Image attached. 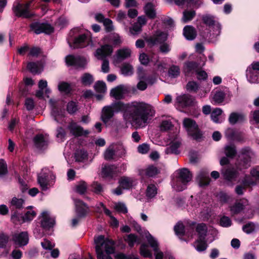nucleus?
<instances>
[{
	"label": "nucleus",
	"mask_w": 259,
	"mask_h": 259,
	"mask_svg": "<svg viewBox=\"0 0 259 259\" xmlns=\"http://www.w3.org/2000/svg\"><path fill=\"white\" fill-rule=\"evenodd\" d=\"M223 112L221 108L214 109L211 113V118L212 120L215 123H221L222 120H220V116Z\"/></svg>",
	"instance_id": "41"
},
{
	"label": "nucleus",
	"mask_w": 259,
	"mask_h": 259,
	"mask_svg": "<svg viewBox=\"0 0 259 259\" xmlns=\"http://www.w3.org/2000/svg\"><path fill=\"white\" fill-rule=\"evenodd\" d=\"M67 41L70 48L73 49L94 47L91 33L89 31L79 32L78 29L70 31Z\"/></svg>",
	"instance_id": "2"
},
{
	"label": "nucleus",
	"mask_w": 259,
	"mask_h": 259,
	"mask_svg": "<svg viewBox=\"0 0 259 259\" xmlns=\"http://www.w3.org/2000/svg\"><path fill=\"white\" fill-rule=\"evenodd\" d=\"M195 15V12L193 10L185 11L183 12V16L182 18V21L184 23H187L191 21Z\"/></svg>",
	"instance_id": "45"
},
{
	"label": "nucleus",
	"mask_w": 259,
	"mask_h": 259,
	"mask_svg": "<svg viewBox=\"0 0 259 259\" xmlns=\"http://www.w3.org/2000/svg\"><path fill=\"white\" fill-rule=\"evenodd\" d=\"M30 27L32 30L36 34H40L43 32L46 34H50L54 30L50 25L46 23L34 22L31 24Z\"/></svg>",
	"instance_id": "19"
},
{
	"label": "nucleus",
	"mask_w": 259,
	"mask_h": 259,
	"mask_svg": "<svg viewBox=\"0 0 259 259\" xmlns=\"http://www.w3.org/2000/svg\"><path fill=\"white\" fill-rule=\"evenodd\" d=\"M120 186L123 189H130L137 184L135 179L131 177H123L119 181Z\"/></svg>",
	"instance_id": "27"
},
{
	"label": "nucleus",
	"mask_w": 259,
	"mask_h": 259,
	"mask_svg": "<svg viewBox=\"0 0 259 259\" xmlns=\"http://www.w3.org/2000/svg\"><path fill=\"white\" fill-rule=\"evenodd\" d=\"M253 153L248 148H243L239 154V161L236 164V168L242 170L249 167Z\"/></svg>",
	"instance_id": "10"
},
{
	"label": "nucleus",
	"mask_w": 259,
	"mask_h": 259,
	"mask_svg": "<svg viewBox=\"0 0 259 259\" xmlns=\"http://www.w3.org/2000/svg\"><path fill=\"white\" fill-rule=\"evenodd\" d=\"M67 128L70 133L75 137L86 136L89 134L88 130H84L83 128L77 123L71 121L68 125Z\"/></svg>",
	"instance_id": "20"
},
{
	"label": "nucleus",
	"mask_w": 259,
	"mask_h": 259,
	"mask_svg": "<svg viewBox=\"0 0 259 259\" xmlns=\"http://www.w3.org/2000/svg\"><path fill=\"white\" fill-rule=\"evenodd\" d=\"M157 189L154 184H150L148 186L146 192V196L149 198H152L157 194Z\"/></svg>",
	"instance_id": "43"
},
{
	"label": "nucleus",
	"mask_w": 259,
	"mask_h": 259,
	"mask_svg": "<svg viewBox=\"0 0 259 259\" xmlns=\"http://www.w3.org/2000/svg\"><path fill=\"white\" fill-rule=\"evenodd\" d=\"M119 171L117 167L114 165H104L102 167L101 174L105 178H113Z\"/></svg>",
	"instance_id": "25"
},
{
	"label": "nucleus",
	"mask_w": 259,
	"mask_h": 259,
	"mask_svg": "<svg viewBox=\"0 0 259 259\" xmlns=\"http://www.w3.org/2000/svg\"><path fill=\"white\" fill-rule=\"evenodd\" d=\"M35 215L36 213L34 210L32 209L27 210L22 217L23 222H29L32 220Z\"/></svg>",
	"instance_id": "57"
},
{
	"label": "nucleus",
	"mask_w": 259,
	"mask_h": 259,
	"mask_svg": "<svg viewBox=\"0 0 259 259\" xmlns=\"http://www.w3.org/2000/svg\"><path fill=\"white\" fill-rule=\"evenodd\" d=\"M78 109L77 103L74 101L69 102L67 106V110L70 114L75 113Z\"/></svg>",
	"instance_id": "61"
},
{
	"label": "nucleus",
	"mask_w": 259,
	"mask_h": 259,
	"mask_svg": "<svg viewBox=\"0 0 259 259\" xmlns=\"http://www.w3.org/2000/svg\"><path fill=\"white\" fill-rule=\"evenodd\" d=\"M65 62L67 66H74L76 67H84L88 62L83 57L71 55L66 57Z\"/></svg>",
	"instance_id": "16"
},
{
	"label": "nucleus",
	"mask_w": 259,
	"mask_h": 259,
	"mask_svg": "<svg viewBox=\"0 0 259 259\" xmlns=\"http://www.w3.org/2000/svg\"><path fill=\"white\" fill-rule=\"evenodd\" d=\"M27 69L32 73H40L43 70L41 62H30L27 65Z\"/></svg>",
	"instance_id": "32"
},
{
	"label": "nucleus",
	"mask_w": 259,
	"mask_h": 259,
	"mask_svg": "<svg viewBox=\"0 0 259 259\" xmlns=\"http://www.w3.org/2000/svg\"><path fill=\"white\" fill-rule=\"evenodd\" d=\"M196 180L200 186L208 185L210 182L208 172L204 169L200 170L197 175Z\"/></svg>",
	"instance_id": "28"
},
{
	"label": "nucleus",
	"mask_w": 259,
	"mask_h": 259,
	"mask_svg": "<svg viewBox=\"0 0 259 259\" xmlns=\"http://www.w3.org/2000/svg\"><path fill=\"white\" fill-rule=\"evenodd\" d=\"M242 230L245 233L250 234L259 230V225L252 222H248L243 226Z\"/></svg>",
	"instance_id": "35"
},
{
	"label": "nucleus",
	"mask_w": 259,
	"mask_h": 259,
	"mask_svg": "<svg viewBox=\"0 0 259 259\" xmlns=\"http://www.w3.org/2000/svg\"><path fill=\"white\" fill-rule=\"evenodd\" d=\"M41 226L46 230L54 227L55 224V218L51 217L48 211H43L39 216Z\"/></svg>",
	"instance_id": "17"
},
{
	"label": "nucleus",
	"mask_w": 259,
	"mask_h": 259,
	"mask_svg": "<svg viewBox=\"0 0 259 259\" xmlns=\"http://www.w3.org/2000/svg\"><path fill=\"white\" fill-rule=\"evenodd\" d=\"M24 200L21 198H17L14 197L11 201V205L15 207L16 208H21L24 204Z\"/></svg>",
	"instance_id": "56"
},
{
	"label": "nucleus",
	"mask_w": 259,
	"mask_h": 259,
	"mask_svg": "<svg viewBox=\"0 0 259 259\" xmlns=\"http://www.w3.org/2000/svg\"><path fill=\"white\" fill-rule=\"evenodd\" d=\"M159 172V169L153 165H149L145 169V175L150 177H154Z\"/></svg>",
	"instance_id": "46"
},
{
	"label": "nucleus",
	"mask_w": 259,
	"mask_h": 259,
	"mask_svg": "<svg viewBox=\"0 0 259 259\" xmlns=\"http://www.w3.org/2000/svg\"><path fill=\"white\" fill-rule=\"evenodd\" d=\"M183 34L187 39L193 40L196 36V32L194 27L188 25L184 27Z\"/></svg>",
	"instance_id": "33"
},
{
	"label": "nucleus",
	"mask_w": 259,
	"mask_h": 259,
	"mask_svg": "<svg viewBox=\"0 0 259 259\" xmlns=\"http://www.w3.org/2000/svg\"><path fill=\"white\" fill-rule=\"evenodd\" d=\"M93 76L89 73H84L81 77V81L84 85H90L94 81Z\"/></svg>",
	"instance_id": "48"
},
{
	"label": "nucleus",
	"mask_w": 259,
	"mask_h": 259,
	"mask_svg": "<svg viewBox=\"0 0 259 259\" xmlns=\"http://www.w3.org/2000/svg\"><path fill=\"white\" fill-rule=\"evenodd\" d=\"M124 240L131 247L133 246L135 244H140L141 242L140 238L133 234L125 236Z\"/></svg>",
	"instance_id": "37"
},
{
	"label": "nucleus",
	"mask_w": 259,
	"mask_h": 259,
	"mask_svg": "<svg viewBox=\"0 0 259 259\" xmlns=\"http://www.w3.org/2000/svg\"><path fill=\"white\" fill-rule=\"evenodd\" d=\"M155 5L152 2L148 3L144 7V12L150 18H154L156 16Z\"/></svg>",
	"instance_id": "34"
},
{
	"label": "nucleus",
	"mask_w": 259,
	"mask_h": 259,
	"mask_svg": "<svg viewBox=\"0 0 259 259\" xmlns=\"http://www.w3.org/2000/svg\"><path fill=\"white\" fill-rule=\"evenodd\" d=\"M256 180L251 176H246L242 180V184L247 187L255 186L256 184Z\"/></svg>",
	"instance_id": "44"
},
{
	"label": "nucleus",
	"mask_w": 259,
	"mask_h": 259,
	"mask_svg": "<svg viewBox=\"0 0 259 259\" xmlns=\"http://www.w3.org/2000/svg\"><path fill=\"white\" fill-rule=\"evenodd\" d=\"M121 71L122 74L125 76H130L133 74L134 69L132 65L129 64H124L121 68Z\"/></svg>",
	"instance_id": "49"
},
{
	"label": "nucleus",
	"mask_w": 259,
	"mask_h": 259,
	"mask_svg": "<svg viewBox=\"0 0 259 259\" xmlns=\"http://www.w3.org/2000/svg\"><path fill=\"white\" fill-rule=\"evenodd\" d=\"M30 3L25 4L17 3L13 7V11L15 15L18 17L29 18L31 16L29 12Z\"/></svg>",
	"instance_id": "15"
},
{
	"label": "nucleus",
	"mask_w": 259,
	"mask_h": 259,
	"mask_svg": "<svg viewBox=\"0 0 259 259\" xmlns=\"http://www.w3.org/2000/svg\"><path fill=\"white\" fill-rule=\"evenodd\" d=\"M113 52L112 47L108 45H103L100 48L98 49L94 53L95 56L99 60H103L101 70L104 73L109 71V61L106 57L110 56Z\"/></svg>",
	"instance_id": "7"
},
{
	"label": "nucleus",
	"mask_w": 259,
	"mask_h": 259,
	"mask_svg": "<svg viewBox=\"0 0 259 259\" xmlns=\"http://www.w3.org/2000/svg\"><path fill=\"white\" fill-rule=\"evenodd\" d=\"M207 227L204 224L197 225L196 231L198 234V239L194 242V246L199 252L204 251L207 247L206 242H211L214 238L212 236V233L210 231L207 233Z\"/></svg>",
	"instance_id": "4"
},
{
	"label": "nucleus",
	"mask_w": 259,
	"mask_h": 259,
	"mask_svg": "<svg viewBox=\"0 0 259 259\" xmlns=\"http://www.w3.org/2000/svg\"><path fill=\"white\" fill-rule=\"evenodd\" d=\"M33 142L36 148L39 150H44L48 146L49 140L48 137L39 134L34 137Z\"/></svg>",
	"instance_id": "24"
},
{
	"label": "nucleus",
	"mask_w": 259,
	"mask_h": 259,
	"mask_svg": "<svg viewBox=\"0 0 259 259\" xmlns=\"http://www.w3.org/2000/svg\"><path fill=\"white\" fill-rule=\"evenodd\" d=\"M115 144H112L105 151L104 158L106 160H111L115 154L114 146Z\"/></svg>",
	"instance_id": "50"
},
{
	"label": "nucleus",
	"mask_w": 259,
	"mask_h": 259,
	"mask_svg": "<svg viewBox=\"0 0 259 259\" xmlns=\"http://www.w3.org/2000/svg\"><path fill=\"white\" fill-rule=\"evenodd\" d=\"M175 178L172 181V187L177 191L186 189L188 183L191 181L192 176L187 168L177 170L175 173Z\"/></svg>",
	"instance_id": "5"
},
{
	"label": "nucleus",
	"mask_w": 259,
	"mask_h": 259,
	"mask_svg": "<svg viewBox=\"0 0 259 259\" xmlns=\"http://www.w3.org/2000/svg\"><path fill=\"white\" fill-rule=\"evenodd\" d=\"M41 245L44 249L49 250H52L55 246V244L53 242L46 239H45L44 241L41 242Z\"/></svg>",
	"instance_id": "62"
},
{
	"label": "nucleus",
	"mask_w": 259,
	"mask_h": 259,
	"mask_svg": "<svg viewBox=\"0 0 259 259\" xmlns=\"http://www.w3.org/2000/svg\"><path fill=\"white\" fill-rule=\"evenodd\" d=\"M22 256V251L18 249H15L12 251L9 259H20Z\"/></svg>",
	"instance_id": "64"
},
{
	"label": "nucleus",
	"mask_w": 259,
	"mask_h": 259,
	"mask_svg": "<svg viewBox=\"0 0 259 259\" xmlns=\"http://www.w3.org/2000/svg\"><path fill=\"white\" fill-rule=\"evenodd\" d=\"M246 75L250 83H259V62H254L248 67Z\"/></svg>",
	"instance_id": "12"
},
{
	"label": "nucleus",
	"mask_w": 259,
	"mask_h": 259,
	"mask_svg": "<svg viewBox=\"0 0 259 259\" xmlns=\"http://www.w3.org/2000/svg\"><path fill=\"white\" fill-rule=\"evenodd\" d=\"M183 124L189 136L196 140L201 139L202 134L194 120L189 118H184Z\"/></svg>",
	"instance_id": "9"
},
{
	"label": "nucleus",
	"mask_w": 259,
	"mask_h": 259,
	"mask_svg": "<svg viewBox=\"0 0 259 259\" xmlns=\"http://www.w3.org/2000/svg\"><path fill=\"white\" fill-rule=\"evenodd\" d=\"M225 98V94L223 92L217 91L212 97V103L214 104H220L223 102Z\"/></svg>",
	"instance_id": "42"
},
{
	"label": "nucleus",
	"mask_w": 259,
	"mask_h": 259,
	"mask_svg": "<svg viewBox=\"0 0 259 259\" xmlns=\"http://www.w3.org/2000/svg\"><path fill=\"white\" fill-rule=\"evenodd\" d=\"M244 209V205L240 202L236 203L231 207L230 211L233 214L240 213Z\"/></svg>",
	"instance_id": "59"
},
{
	"label": "nucleus",
	"mask_w": 259,
	"mask_h": 259,
	"mask_svg": "<svg viewBox=\"0 0 259 259\" xmlns=\"http://www.w3.org/2000/svg\"><path fill=\"white\" fill-rule=\"evenodd\" d=\"M176 234L179 236H183L185 234V230L184 225L182 223H178L174 228Z\"/></svg>",
	"instance_id": "60"
},
{
	"label": "nucleus",
	"mask_w": 259,
	"mask_h": 259,
	"mask_svg": "<svg viewBox=\"0 0 259 259\" xmlns=\"http://www.w3.org/2000/svg\"><path fill=\"white\" fill-rule=\"evenodd\" d=\"M74 202L77 217L82 218L85 217L89 212V208L87 205L79 199H74Z\"/></svg>",
	"instance_id": "23"
},
{
	"label": "nucleus",
	"mask_w": 259,
	"mask_h": 259,
	"mask_svg": "<svg viewBox=\"0 0 259 259\" xmlns=\"http://www.w3.org/2000/svg\"><path fill=\"white\" fill-rule=\"evenodd\" d=\"M225 178L228 180H231L236 178L238 175V172L234 169H228L223 172Z\"/></svg>",
	"instance_id": "47"
},
{
	"label": "nucleus",
	"mask_w": 259,
	"mask_h": 259,
	"mask_svg": "<svg viewBox=\"0 0 259 259\" xmlns=\"http://www.w3.org/2000/svg\"><path fill=\"white\" fill-rule=\"evenodd\" d=\"M180 73V68L178 66L172 65L171 66L168 70V75L172 78L178 77Z\"/></svg>",
	"instance_id": "58"
},
{
	"label": "nucleus",
	"mask_w": 259,
	"mask_h": 259,
	"mask_svg": "<svg viewBox=\"0 0 259 259\" xmlns=\"http://www.w3.org/2000/svg\"><path fill=\"white\" fill-rule=\"evenodd\" d=\"M131 55V51L128 48H123L118 50L114 57V62L119 63L122 60L130 57Z\"/></svg>",
	"instance_id": "26"
},
{
	"label": "nucleus",
	"mask_w": 259,
	"mask_h": 259,
	"mask_svg": "<svg viewBox=\"0 0 259 259\" xmlns=\"http://www.w3.org/2000/svg\"><path fill=\"white\" fill-rule=\"evenodd\" d=\"M199 88V84L195 81H189L186 85V90L190 93H196Z\"/></svg>",
	"instance_id": "40"
},
{
	"label": "nucleus",
	"mask_w": 259,
	"mask_h": 259,
	"mask_svg": "<svg viewBox=\"0 0 259 259\" xmlns=\"http://www.w3.org/2000/svg\"><path fill=\"white\" fill-rule=\"evenodd\" d=\"M225 135L229 140L238 141H241L243 140L241 133L231 128H228L226 130Z\"/></svg>",
	"instance_id": "31"
},
{
	"label": "nucleus",
	"mask_w": 259,
	"mask_h": 259,
	"mask_svg": "<svg viewBox=\"0 0 259 259\" xmlns=\"http://www.w3.org/2000/svg\"><path fill=\"white\" fill-rule=\"evenodd\" d=\"M94 88L96 92L101 93H104L107 90L106 84L102 81H97L94 85Z\"/></svg>",
	"instance_id": "53"
},
{
	"label": "nucleus",
	"mask_w": 259,
	"mask_h": 259,
	"mask_svg": "<svg viewBox=\"0 0 259 259\" xmlns=\"http://www.w3.org/2000/svg\"><path fill=\"white\" fill-rule=\"evenodd\" d=\"M180 145V141L178 139L176 138L170 143L169 146L165 149V152L167 154H178L180 152L179 148Z\"/></svg>",
	"instance_id": "30"
},
{
	"label": "nucleus",
	"mask_w": 259,
	"mask_h": 259,
	"mask_svg": "<svg viewBox=\"0 0 259 259\" xmlns=\"http://www.w3.org/2000/svg\"><path fill=\"white\" fill-rule=\"evenodd\" d=\"M58 88L59 91L66 94L69 93L71 90L70 84L63 81L58 84Z\"/></svg>",
	"instance_id": "54"
},
{
	"label": "nucleus",
	"mask_w": 259,
	"mask_h": 259,
	"mask_svg": "<svg viewBox=\"0 0 259 259\" xmlns=\"http://www.w3.org/2000/svg\"><path fill=\"white\" fill-rule=\"evenodd\" d=\"M167 38V34L165 32L157 31L153 36L147 39L148 45L152 46L158 44H161L160 46V51L164 53H168L170 50L169 45L164 42Z\"/></svg>",
	"instance_id": "6"
},
{
	"label": "nucleus",
	"mask_w": 259,
	"mask_h": 259,
	"mask_svg": "<svg viewBox=\"0 0 259 259\" xmlns=\"http://www.w3.org/2000/svg\"><path fill=\"white\" fill-rule=\"evenodd\" d=\"M95 210L98 213H102L104 211L107 215H110L111 211L106 208L102 202H99L96 205Z\"/></svg>",
	"instance_id": "55"
},
{
	"label": "nucleus",
	"mask_w": 259,
	"mask_h": 259,
	"mask_svg": "<svg viewBox=\"0 0 259 259\" xmlns=\"http://www.w3.org/2000/svg\"><path fill=\"white\" fill-rule=\"evenodd\" d=\"M244 119V116L241 114L232 113L230 114L229 121L232 124H234L238 122H241Z\"/></svg>",
	"instance_id": "39"
},
{
	"label": "nucleus",
	"mask_w": 259,
	"mask_h": 259,
	"mask_svg": "<svg viewBox=\"0 0 259 259\" xmlns=\"http://www.w3.org/2000/svg\"><path fill=\"white\" fill-rule=\"evenodd\" d=\"M88 153L84 150H77L75 153V158L78 162H85L88 160Z\"/></svg>",
	"instance_id": "38"
},
{
	"label": "nucleus",
	"mask_w": 259,
	"mask_h": 259,
	"mask_svg": "<svg viewBox=\"0 0 259 259\" xmlns=\"http://www.w3.org/2000/svg\"><path fill=\"white\" fill-rule=\"evenodd\" d=\"M145 237L150 246L154 251L155 259H163V253L158 248L159 244L156 238L152 236L148 232L145 233Z\"/></svg>",
	"instance_id": "13"
},
{
	"label": "nucleus",
	"mask_w": 259,
	"mask_h": 259,
	"mask_svg": "<svg viewBox=\"0 0 259 259\" xmlns=\"http://www.w3.org/2000/svg\"><path fill=\"white\" fill-rule=\"evenodd\" d=\"M198 65L196 62L190 61L186 62L184 66L183 71L185 75L189 76L196 72L198 69Z\"/></svg>",
	"instance_id": "29"
},
{
	"label": "nucleus",
	"mask_w": 259,
	"mask_h": 259,
	"mask_svg": "<svg viewBox=\"0 0 259 259\" xmlns=\"http://www.w3.org/2000/svg\"><path fill=\"white\" fill-rule=\"evenodd\" d=\"M49 104L52 108V116L57 122H60L64 117V111L58 107L57 101L53 99L50 100Z\"/></svg>",
	"instance_id": "18"
},
{
	"label": "nucleus",
	"mask_w": 259,
	"mask_h": 259,
	"mask_svg": "<svg viewBox=\"0 0 259 259\" xmlns=\"http://www.w3.org/2000/svg\"><path fill=\"white\" fill-rule=\"evenodd\" d=\"M176 103L180 106L185 107L193 105L195 103V99L190 95L183 94L177 97Z\"/></svg>",
	"instance_id": "22"
},
{
	"label": "nucleus",
	"mask_w": 259,
	"mask_h": 259,
	"mask_svg": "<svg viewBox=\"0 0 259 259\" xmlns=\"http://www.w3.org/2000/svg\"><path fill=\"white\" fill-rule=\"evenodd\" d=\"M123 112L124 119L143 127L155 114L154 108L150 104L142 101H134L128 104L116 102L108 106H104L101 116L102 121L107 123L114 114Z\"/></svg>",
	"instance_id": "1"
},
{
	"label": "nucleus",
	"mask_w": 259,
	"mask_h": 259,
	"mask_svg": "<svg viewBox=\"0 0 259 259\" xmlns=\"http://www.w3.org/2000/svg\"><path fill=\"white\" fill-rule=\"evenodd\" d=\"M103 41L104 45L110 46V44H112L114 46L120 45L122 42L121 37L116 33H112L106 35ZM112 47H113L112 46Z\"/></svg>",
	"instance_id": "21"
},
{
	"label": "nucleus",
	"mask_w": 259,
	"mask_h": 259,
	"mask_svg": "<svg viewBox=\"0 0 259 259\" xmlns=\"http://www.w3.org/2000/svg\"><path fill=\"white\" fill-rule=\"evenodd\" d=\"M203 22L208 26L210 29L209 38L213 39L221 33V26L218 19L213 16L205 14L202 16Z\"/></svg>",
	"instance_id": "8"
},
{
	"label": "nucleus",
	"mask_w": 259,
	"mask_h": 259,
	"mask_svg": "<svg viewBox=\"0 0 259 259\" xmlns=\"http://www.w3.org/2000/svg\"><path fill=\"white\" fill-rule=\"evenodd\" d=\"M11 240L14 244L19 247L26 245L29 242V236L27 232H17L12 234Z\"/></svg>",
	"instance_id": "14"
},
{
	"label": "nucleus",
	"mask_w": 259,
	"mask_h": 259,
	"mask_svg": "<svg viewBox=\"0 0 259 259\" xmlns=\"http://www.w3.org/2000/svg\"><path fill=\"white\" fill-rule=\"evenodd\" d=\"M236 151L234 145H228L225 147V153L228 157H233L236 154Z\"/></svg>",
	"instance_id": "63"
},
{
	"label": "nucleus",
	"mask_w": 259,
	"mask_h": 259,
	"mask_svg": "<svg viewBox=\"0 0 259 259\" xmlns=\"http://www.w3.org/2000/svg\"><path fill=\"white\" fill-rule=\"evenodd\" d=\"M123 88L122 85H119L112 89L110 91L111 97L116 99H120L123 97Z\"/></svg>",
	"instance_id": "36"
},
{
	"label": "nucleus",
	"mask_w": 259,
	"mask_h": 259,
	"mask_svg": "<svg viewBox=\"0 0 259 259\" xmlns=\"http://www.w3.org/2000/svg\"><path fill=\"white\" fill-rule=\"evenodd\" d=\"M140 254L145 257H152L151 251L148 249V246L145 244L141 245L140 247Z\"/></svg>",
	"instance_id": "51"
},
{
	"label": "nucleus",
	"mask_w": 259,
	"mask_h": 259,
	"mask_svg": "<svg viewBox=\"0 0 259 259\" xmlns=\"http://www.w3.org/2000/svg\"><path fill=\"white\" fill-rule=\"evenodd\" d=\"M87 185L85 182L80 181L75 186V191L80 194H83L87 191Z\"/></svg>",
	"instance_id": "52"
},
{
	"label": "nucleus",
	"mask_w": 259,
	"mask_h": 259,
	"mask_svg": "<svg viewBox=\"0 0 259 259\" xmlns=\"http://www.w3.org/2000/svg\"><path fill=\"white\" fill-rule=\"evenodd\" d=\"M94 243L98 259H113L110 257H106L104 252L107 254L114 252L115 247L113 241L103 235H99L95 237Z\"/></svg>",
	"instance_id": "3"
},
{
	"label": "nucleus",
	"mask_w": 259,
	"mask_h": 259,
	"mask_svg": "<svg viewBox=\"0 0 259 259\" xmlns=\"http://www.w3.org/2000/svg\"><path fill=\"white\" fill-rule=\"evenodd\" d=\"M50 178L52 180L55 179L52 171L47 168H42L37 176V182L42 190L46 191L49 188Z\"/></svg>",
	"instance_id": "11"
}]
</instances>
